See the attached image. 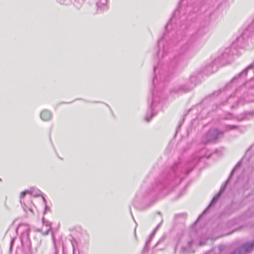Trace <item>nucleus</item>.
Instances as JSON below:
<instances>
[{"mask_svg": "<svg viewBox=\"0 0 254 254\" xmlns=\"http://www.w3.org/2000/svg\"><path fill=\"white\" fill-rule=\"evenodd\" d=\"M52 240H53V243H54V245L55 246V247H56L55 246V237L54 236V234H52Z\"/></svg>", "mask_w": 254, "mask_h": 254, "instance_id": "obj_13", "label": "nucleus"}, {"mask_svg": "<svg viewBox=\"0 0 254 254\" xmlns=\"http://www.w3.org/2000/svg\"><path fill=\"white\" fill-rule=\"evenodd\" d=\"M180 90L184 91H187L189 89H184L183 87H181Z\"/></svg>", "mask_w": 254, "mask_h": 254, "instance_id": "obj_15", "label": "nucleus"}, {"mask_svg": "<svg viewBox=\"0 0 254 254\" xmlns=\"http://www.w3.org/2000/svg\"><path fill=\"white\" fill-rule=\"evenodd\" d=\"M12 242H13V240H12V241H11V244H12Z\"/></svg>", "mask_w": 254, "mask_h": 254, "instance_id": "obj_20", "label": "nucleus"}, {"mask_svg": "<svg viewBox=\"0 0 254 254\" xmlns=\"http://www.w3.org/2000/svg\"><path fill=\"white\" fill-rule=\"evenodd\" d=\"M27 193H29L30 194H32L33 193V192H32L31 190H25L21 192L20 193V202L21 203H22L21 199H23L25 197V194Z\"/></svg>", "mask_w": 254, "mask_h": 254, "instance_id": "obj_5", "label": "nucleus"}, {"mask_svg": "<svg viewBox=\"0 0 254 254\" xmlns=\"http://www.w3.org/2000/svg\"><path fill=\"white\" fill-rule=\"evenodd\" d=\"M222 134V132L219 131L216 128H212L209 130L206 135L207 140L205 142H211L215 141Z\"/></svg>", "mask_w": 254, "mask_h": 254, "instance_id": "obj_1", "label": "nucleus"}, {"mask_svg": "<svg viewBox=\"0 0 254 254\" xmlns=\"http://www.w3.org/2000/svg\"><path fill=\"white\" fill-rule=\"evenodd\" d=\"M153 103H154V101H153L152 102L151 107L153 106Z\"/></svg>", "mask_w": 254, "mask_h": 254, "instance_id": "obj_17", "label": "nucleus"}, {"mask_svg": "<svg viewBox=\"0 0 254 254\" xmlns=\"http://www.w3.org/2000/svg\"><path fill=\"white\" fill-rule=\"evenodd\" d=\"M254 247V240L253 242L246 244L243 247H242V249H243V252L244 253L249 252L251 251Z\"/></svg>", "mask_w": 254, "mask_h": 254, "instance_id": "obj_3", "label": "nucleus"}, {"mask_svg": "<svg viewBox=\"0 0 254 254\" xmlns=\"http://www.w3.org/2000/svg\"><path fill=\"white\" fill-rule=\"evenodd\" d=\"M75 1L73 2V4L77 8H79L81 6V3L83 2V0H74Z\"/></svg>", "mask_w": 254, "mask_h": 254, "instance_id": "obj_7", "label": "nucleus"}, {"mask_svg": "<svg viewBox=\"0 0 254 254\" xmlns=\"http://www.w3.org/2000/svg\"><path fill=\"white\" fill-rule=\"evenodd\" d=\"M202 245V243L200 242V245Z\"/></svg>", "mask_w": 254, "mask_h": 254, "instance_id": "obj_19", "label": "nucleus"}, {"mask_svg": "<svg viewBox=\"0 0 254 254\" xmlns=\"http://www.w3.org/2000/svg\"><path fill=\"white\" fill-rule=\"evenodd\" d=\"M244 253L243 252V249L241 248H240L236 250H235L234 252H233L231 254H241V253Z\"/></svg>", "mask_w": 254, "mask_h": 254, "instance_id": "obj_9", "label": "nucleus"}, {"mask_svg": "<svg viewBox=\"0 0 254 254\" xmlns=\"http://www.w3.org/2000/svg\"><path fill=\"white\" fill-rule=\"evenodd\" d=\"M42 198H43V201L44 202V203H45V208L46 209V208H47V204H46V199H45V198H44V196L42 197Z\"/></svg>", "mask_w": 254, "mask_h": 254, "instance_id": "obj_14", "label": "nucleus"}, {"mask_svg": "<svg viewBox=\"0 0 254 254\" xmlns=\"http://www.w3.org/2000/svg\"><path fill=\"white\" fill-rule=\"evenodd\" d=\"M52 114L50 111L47 110H43L40 114L41 119L44 121H47L52 118Z\"/></svg>", "mask_w": 254, "mask_h": 254, "instance_id": "obj_2", "label": "nucleus"}, {"mask_svg": "<svg viewBox=\"0 0 254 254\" xmlns=\"http://www.w3.org/2000/svg\"><path fill=\"white\" fill-rule=\"evenodd\" d=\"M58 0L61 3L64 4H68L70 2V0Z\"/></svg>", "mask_w": 254, "mask_h": 254, "instance_id": "obj_10", "label": "nucleus"}, {"mask_svg": "<svg viewBox=\"0 0 254 254\" xmlns=\"http://www.w3.org/2000/svg\"><path fill=\"white\" fill-rule=\"evenodd\" d=\"M152 116H153V114L152 113L151 114V117H150L148 116H147V115L146 116L145 118V119L146 121L147 122H149L150 120H151V117Z\"/></svg>", "mask_w": 254, "mask_h": 254, "instance_id": "obj_12", "label": "nucleus"}, {"mask_svg": "<svg viewBox=\"0 0 254 254\" xmlns=\"http://www.w3.org/2000/svg\"><path fill=\"white\" fill-rule=\"evenodd\" d=\"M50 227H49V228H48V229H47V230L46 231L45 233V235H47V234H48V233H49V231L50 230Z\"/></svg>", "mask_w": 254, "mask_h": 254, "instance_id": "obj_16", "label": "nucleus"}, {"mask_svg": "<svg viewBox=\"0 0 254 254\" xmlns=\"http://www.w3.org/2000/svg\"><path fill=\"white\" fill-rule=\"evenodd\" d=\"M235 169H233V170H232V173H231V174L233 173V172H234V171L235 170Z\"/></svg>", "mask_w": 254, "mask_h": 254, "instance_id": "obj_18", "label": "nucleus"}, {"mask_svg": "<svg viewBox=\"0 0 254 254\" xmlns=\"http://www.w3.org/2000/svg\"><path fill=\"white\" fill-rule=\"evenodd\" d=\"M25 237L27 239H28L29 237V228H27L25 232H24L21 235V241H23L24 238Z\"/></svg>", "mask_w": 254, "mask_h": 254, "instance_id": "obj_6", "label": "nucleus"}, {"mask_svg": "<svg viewBox=\"0 0 254 254\" xmlns=\"http://www.w3.org/2000/svg\"><path fill=\"white\" fill-rule=\"evenodd\" d=\"M155 233V230L150 235L149 239L146 241V246H147V244L150 242L151 238L154 236Z\"/></svg>", "mask_w": 254, "mask_h": 254, "instance_id": "obj_11", "label": "nucleus"}, {"mask_svg": "<svg viewBox=\"0 0 254 254\" xmlns=\"http://www.w3.org/2000/svg\"><path fill=\"white\" fill-rule=\"evenodd\" d=\"M219 196H220V193H219L218 195H217L216 196H215V197H214L211 202V203L210 205H213L214 204L216 201L217 200V199H218V198L219 197Z\"/></svg>", "mask_w": 254, "mask_h": 254, "instance_id": "obj_8", "label": "nucleus"}, {"mask_svg": "<svg viewBox=\"0 0 254 254\" xmlns=\"http://www.w3.org/2000/svg\"><path fill=\"white\" fill-rule=\"evenodd\" d=\"M107 2V0H96L95 4L98 8L104 9L106 8Z\"/></svg>", "mask_w": 254, "mask_h": 254, "instance_id": "obj_4", "label": "nucleus"}]
</instances>
